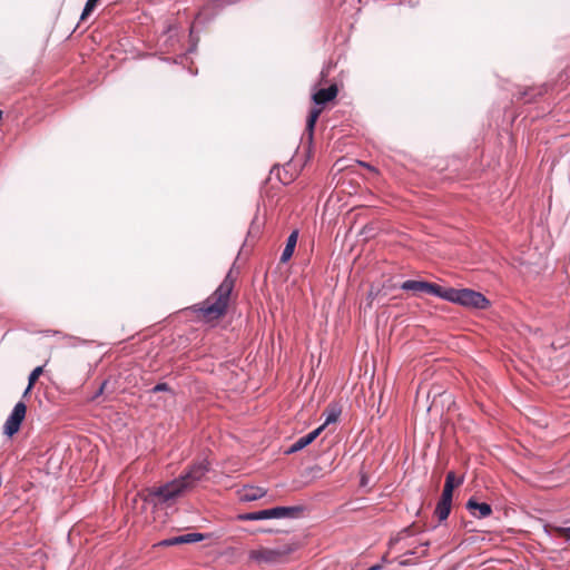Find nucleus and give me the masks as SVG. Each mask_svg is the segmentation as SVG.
Masks as SVG:
<instances>
[{"label":"nucleus","mask_w":570,"mask_h":570,"mask_svg":"<svg viewBox=\"0 0 570 570\" xmlns=\"http://www.w3.org/2000/svg\"><path fill=\"white\" fill-rule=\"evenodd\" d=\"M209 462L200 460L188 466L178 478L158 488L148 489L145 501L155 507L169 503L191 490L209 472Z\"/></svg>","instance_id":"nucleus-1"},{"label":"nucleus","mask_w":570,"mask_h":570,"mask_svg":"<svg viewBox=\"0 0 570 570\" xmlns=\"http://www.w3.org/2000/svg\"><path fill=\"white\" fill-rule=\"evenodd\" d=\"M233 288L234 279L228 273L212 296L195 306L196 311L209 318L222 317L227 311Z\"/></svg>","instance_id":"nucleus-2"},{"label":"nucleus","mask_w":570,"mask_h":570,"mask_svg":"<svg viewBox=\"0 0 570 570\" xmlns=\"http://www.w3.org/2000/svg\"><path fill=\"white\" fill-rule=\"evenodd\" d=\"M298 541L291 540L287 542L279 543L274 548H259L256 550H250L248 553V558L250 561L255 562L258 566L282 564L287 561L288 556L295 552L298 549Z\"/></svg>","instance_id":"nucleus-3"},{"label":"nucleus","mask_w":570,"mask_h":570,"mask_svg":"<svg viewBox=\"0 0 570 570\" xmlns=\"http://www.w3.org/2000/svg\"><path fill=\"white\" fill-rule=\"evenodd\" d=\"M445 301L474 309H487L490 301L480 292L471 288L448 287Z\"/></svg>","instance_id":"nucleus-4"},{"label":"nucleus","mask_w":570,"mask_h":570,"mask_svg":"<svg viewBox=\"0 0 570 570\" xmlns=\"http://www.w3.org/2000/svg\"><path fill=\"white\" fill-rule=\"evenodd\" d=\"M304 511V507H274L271 509L240 513L236 517L238 521H261L268 519L297 518Z\"/></svg>","instance_id":"nucleus-5"},{"label":"nucleus","mask_w":570,"mask_h":570,"mask_svg":"<svg viewBox=\"0 0 570 570\" xmlns=\"http://www.w3.org/2000/svg\"><path fill=\"white\" fill-rule=\"evenodd\" d=\"M405 292L426 293L445 301L448 287L426 281L407 279L400 285Z\"/></svg>","instance_id":"nucleus-6"},{"label":"nucleus","mask_w":570,"mask_h":570,"mask_svg":"<svg viewBox=\"0 0 570 570\" xmlns=\"http://www.w3.org/2000/svg\"><path fill=\"white\" fill-rule=\"evenodd\" d=\"M27 405L20 401L18 402L3 424V434L8 438L13 436L20 430V426L26 417Z\"/></svg>","instance_id":"nucleus-7"},{"label":"nucleus","mask_w":570,"mask_h":570,"mask_svg":"<svg viewBox=\"0 0 570 570\" xmlns=\"http://www.w3.org/2000/svg\"><path fill=\"white\" fill-rule=\"evenodd\" d=\"M548 91V85H541L539 87H518L517 91L512 94V97L517 100H523L524 102H533L538 97L543 96Z\"/></svg>","instance_id":"nucleus-8"},{"label":"nucleus","mask_w":570,"mask_h":570,"mask_svg":"<svg viewBox=\"0 0 570 570\" xmlns=\"http://www.w3.org/2000/svg\"><path fill=\"white\" fill-rule=\"evenodd\" d=\"M324 430V425H321L318 426L317 429L311 431L309 433H307L306 435L297 439L286 451L285 453L286 454H293V453H296L301 450H303L304 448H306L307 445H309L311 443H313L316 438L321 434V432Z\"/></svg>","instance_id":"nucleus-9"},{"label":"nucleus","mask_w":570,"mask_h":570,"mask_svg":"<svg viewBox=\"0 0 570 570\" xmlns=\"http://www.w3.org/2000/svg\"><path fill=\"white\" fill-rule=\"evenodd\" d=\"M229 2L226 0H212L199 11L197 19L207 22L219 12Z\"/></svg>","instance_id":"nucleus-10"},{"label":"nucleus","mask_w":570,"mask_h":570,"mask_svg":"<svg viewBox=\"0 0 570 570\" xmlns=\"http://www.w3.org/2000/svg\"><path fill=\"white\" fill-rule=\"evenodd\" d=\"M465 508L476 519H484L491 515L492 507L487 502H478L474 498H470Z\"/></svg>","instance_id":"nucleus-11"},{"label":"nucleus","mask_w":570,"mask_h":570,"mask_svg":"<svg viewBox=\"0 0 570 570\" xmlns=\"http://www.w3.org/2000/svg\"><path fill=\"white\" fill-rule=\"evenodd\" d=\"M267 493V490L261 487L244 485L238 492L239 501L252 502L262 499Z\"/></svg>","instance_id":"nucleus-12"},{"label":"nucleus","mask_w":570,"mask_h":570,"mask_svg":"<svg viewBox=\"0 0 570 570\" xmlns=\"http://www.w3.org/2000/svg\"><path fill=\"white\" fill-rule=\"evenodd\" d=\"M338 89L336 85H331L327 88H322L317 90L313 96V102L317 106H325L327 102L335 99L337 96Z\"/></svg>","instance_id":"nucleus-13"},{"label":"nucleus","mask_w":570,"mask_h":570,"mask_svg":"<svg viewBox=\"0 0 570 570\" xmlns=\"http://www.w3.org/2000/svg\"><path fill=\"white\" fill-rule=\"evenodd\" d=\"M297 238H298V230H296V229L293 230L288 235V237L286 239L285 248L283 249L282 255H281V263H286L291 259V257L294 254L295 247H296Z\"/></svg>","instance_id":"nucleus-14"},{"label":"nucleus","mask_w":570,"mask_h":570,"mask_svg":"<svg viewBox=\"0 0 570 570\" xmlns=\"http://www.w3.org/2000/svg\"><path fill=\"white\" fill-rule=\"evenodd\" d=\"M451 504H452V498L441 495L436 508H435V515L438 517L439 521L442 522L448 519L450 512H451Z\"/></svg>","instance_id":"nucleus-15"},{"label":"nucleus","mask_w":570,"mask_h":570,"mask_svg":"<svg viewBox=\"0 0 570 570\" xmlns=\"http://www.w3.org/2000/svg\"><path fill=\"white\" fill-rule=\"evenodd\" d=\"M463 483V476L455 479V474L453 471H450L446 474L444 488L441 495L453 498V490L455 487Z\"/></svg>","instance_id":"nucleus-16"},{"label":"nucleus","mask_w":570,"mask_h":570,"mask_svg":"<svg viewBox=\"0 0 570 570\" xmlns=\"http://www.w3.org/2000/svg\"><path fill=\"white\" fill-rule=\"evenodd\" d=\"M322 112L321 108H313L306 119V132L308 136V140L312 141L314 135V128L317 122V119Z\"/></svg>","instance_id":"nucleus-17"},{"label":"nucleus","mask_w":570,"mask_h":570,"mask_svg":"<svg viewBox=\"0 0 570 570\" xmlns=\"http://www.w3.org/2000/svg\"><path fill=\"white\" fill-rule=\"evenodd\" d=\"M181 537H183V539H181L183 543L189 544V543H196V542L209 539L213 537V534L212 533H200V532H189V533L181 534Z\"/></svg>","instance_id":"nucleus-18"},{"label":"nucleus","mask_w":570,"mask_h":570,"mask_svg":"<svg viewBox=\"0 0 570 570\" xmlns=\"http://www.w3.org/2000/svg\"><path fill=\"white\" fill-rule=\"evenodd\" d=\"M341 414V410L337 409V407H331L327 410V415H326V419H325V422H324V428L327 425V424H331V423H335L337 420H338V416Z\"/></svg>","instance_id":"nucleus-19"},{"label":"nucleus","mask_w":570,"mask_h":570,"mask_svg":"<svg viewBox=\"0 0 570 570\" xmlns=\"http://www.w3.org/2000/svg\"><path fill=\"white\" fill-rule=\"evenodd\" d=\"M99 0H87L80 16V20H85L96 8Z\"/></svg>","instance_id":"nucleus-20"},{"label":"nucleus","mask_w":570,"mask_h":570,"mask_svg":"<svg viewBox=\"0 0 570 570\" xmlns=\"http://www.w3.org/2000/svg\"><path fill=\"white\" fill-rule=\"evenodd\" d=\"M181 539H183L181 534L171 537V538H167V539H164L163 541H160L159 546L171 547V546H177V544H184Z\"/></svg>","instance_id":"nucleus-21"},{"label":"nucleus","mask_w":570,"mask_h":570,"mask_svg":"<svg viewBox=\"0 0 570 570\" xmlns=\"http://www.w3.org/2000/svg\"><path fill=\"white\" fill-rule=\"evenodd\" d=\"M42 372H43L42 366H37L31 371V373L29 374V377H28V382L30 383V385H35V383L37 382L39 376L42 374Z\"/></svg>","instance_id":"nucleus-22"},{"label":"nucleus","mask_w":570,"mask_h":570,"mask_svg":"<svg viewBox=\"0 0 570 570\" xmlns=\"http://www.w3.org/2000/svg\"><path fill=\"white\" fill-rule=\"evenodd\" d=\"M168 391H170V386L167 383H165V382L156 384L150 390L151 393L168 392Z\"/></svg>","instance_id":"nucleus-23"},{"label":"nucleus","mask_w":570,"mask_h":570,"mask_svg":"<svg viewBox=\"0 0 570 570\" xmlns=\"http://www.w3.org/2000/svg\"><path fill=\"white\" fill-rule=\"evenodd\" d=\"M108 384V381H104L99 389L95 392V394L91 396L90 401H96L100 395L104 394L105 387Z\"/></svg>","instance_id":"nucleus-24"},{"label":"nucleus","mask_w":570,"mask_h":570,"mask_svg":"<svg viewBox=\"0 0 570 570\" xmlns=\"http://www.w3.org/2000/svg\"><path fill=\"white\" fill-rule=\"evenodd\" d=\"M33 385H30V383L28 382V386L26 387L24 392H23V396H27L30 391L32 390Z\"/></svg>","instance_id":"nucleus-25"},{"label":"nucleus","mask_w":570,"mask_h":570,"mask_svg":"<svg viewBox=\"0 0 570 570\" xmlns=\"http://www.w3.org/2000/svg\"><path fill=\"white\" fill-rule=\"evenodd\" d=\"M195 49H196V45L194 43V45L188 49V52H193V51H195Z\"/></svg>","instance_id":"nucleus-26"},{"label":"nucleus","mask_w":570,"mask_h":570,"mask_svg":"<svg viewBox=\"0 0 570 570\" xmlns=\"http://www.w3.org/2000/svg\"><path fill=\"white\" fill-rule=\"evenodd\" d=\"M563 531L568 533V538L570 539V527L567 529H563Z\"/></svg>","instance_id":"nucleus-27"},{"label":"nucleus","mask_w":570,"mask_h":570,"mask_svg":"<svg viewBox=\"0 0 570 570\" xmlns=\"http://www.w3.org/2000/svg\"><path fill=\"white\" fill-rule=\"evenodd\" d=\"M278 180H281L283 184H286V181H284L281 176H278Z\"/></svg>","instance_id":"nucleus-28"}]
</instances>
